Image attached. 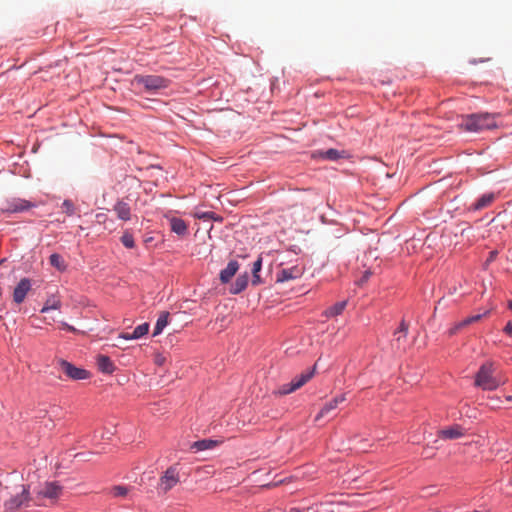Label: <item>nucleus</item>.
I'll list each match as a JSON object with an SVG mask.
<instances>
[{
  "instance_id": "nucleus-1",
  "label": "nucleus",
  "mask_w": 512,
  "mask_h": 512,
  "mask_svg": "<svg viewBox=\"0 0 512 512\" xmlns=\"http://www.w3.org/2000/svg\"><path fill=\"white\" fill-rule=\"evenodd\" d=\"M7 498L3 503V512H24L31 506L33 498L30 494V486L20 483L13 486H5Z\"/></svg>"
},
{
  "instance_id": "nucleus-2",
  "label": "nucleus",
  "mask_w": 512,
  "mask_h": 512,
  "mask_svg": "<svg viewBox=\"0 0 512 512\" xmlns=\"http://www.w3.org/2000/svg\"><path fill=\"white\" fill-rule=\"evenodd\" d=\"M497 113H474L463 117L460 128L468 132H481L497 128Z\"/></svg>"
},
{
  "instance_id": "nucleus-3",
  "label": "nucleus",
  "mask_w": 512,
  "mask_h": 512,
  "mask_svg": "<svg viewBox=\"0 0 512 512\" xmlns=\"http://www.w3.org/2000/svg\"><path fill=\"white\" fill-rule=\"evenodd\" d=\"M495 369L492 362L482 364L475 376V386L488 391L497 389L504 383L494 375Z\"/></svg>"
},
{
  "instance_id": "nucleus-4",
  "label": "nucleus",
  "mask_w": 512,
  "mask_h": 512,
  "mask_svg": "<svg viewBox=\"0 0 512 512\" xmlns=\"http://www.w3.org/2000/svg\"><path fill=\"white\" fill-rule=\"evenodd\" d=\"M170 81L159 75H135L132 85L141 92L155 93L169 86Z\"/></svg>"
},
{
  "instance_id": "nucleus-5",
  "label": "nucleus",
  "mask_w": 512,
  "mask_h": 512,
  "mask_svg": "<svg viewBox=\"0 0 512 512\" xmlns=\"http://www.w3.org/2000/svg\"><path fill=\"white\" fill-rule=\"evenodd\" d=\"M63 493V487L56 481L46 482L37 492L36 499L41 501L47 499L50 504L56 503ZM42 504L41 502L38 503Z\"/></svg>"
},
{
  "instance_id": "nucleus-6",
  "label": "nucleus",
  "mask_w": 512,
  "mask_h": 512,
  "mask_svg": "<svg viewBox=\"0 0 512 512\" xmlns=\"http://www.w3.org/2000/svg\"><path fill=\"white\" fill-rule=\"evenodd\" d=\"M314 372L315 366L312 369L304 371L300 375L296 376L290 383L283 384L279 388L278 393L280 395H287L300 389L313 377Z\"/></svg>"
},
{
  "instance_id": "nucleus-7",
  "label": "nucleus",
  "mask_w": 512,
  "mask_h": 512,
  "mask_svg": "<svg viewBox=\"0 0 512 512\" xmlns=\"http://www.w3.org/2000/svg\"><path fill=\"white\" fill-rule=\"evenodd\" d=\"M62 371L73 380H83L89 377V372L85 369L78 368L65 360L58 361Z\"/></svg>"
},
{
  "instance_id": "nucleus-8",
  "label": "nucleus",
  "mask_w": 512,
  "mask_h": 512,
  "mask_svg": "<svg viewBox=\"0 0 512 512\" xmlns=\"http://www.w3.org/2000/svg\"><path fill=\"white\" fill-rule=\"evenodd\" d=\"M179 482V474L175 467L168 468L160 478V489L166 493Z\"/></svg>"
},
{
  "instance_id": "nucleus-9",
  "label": "nucleus",
  "mask_w": 512,
  "mask_h": 512,
  "mask_svg": "<svg viewBox=\"0 0 512 512\" xmlns=\"http://www.w3.org/2000/svg\"><path fill=\"white\" fill-rule=\"evenodd\" d=\"M31 280L29 278H22L13 290V301L16 304L24 302L28 292L31 290Z\"/></svg>"
},
{
  "instance_id": "nucleus-10",
  "label": "nucleus",
  "mask_w": 512,
  "mask_h": 512,
  "mask_svg": "<svg viewBox=\"0 0 512 512\" xmlns=\"http://www.w3.org/2000/svg\"><path fill=\"white\" fill-rule=\"evenodd\" d=\"M466 434V429L461 425L454 424L438 432V436L444 440H456Z\"/></svg>"
},
{
  "instance_id": "nucleus-11",
  "label": "nucleus",
  "mask_w": 512,
  "mask_h": 512,
  "mask_svg": "<svg viewBox=\"0 0 512 512\" xmlns=\"http://www.w3.org/2000/svg\"><path fill=\"white\" fill-rule=\"evenodd\" d=\"M33 206L34 205L27 200L14 198L7 202L6 207L3 210L9 213H17L26 211Z\"/></svg>"
},
{
  "instance_id": "nucleus-12",
  "label": "nucleus",
  "mask_w": 512,
  "mask_h": 512,
  "mask_svg": "<svg viewBox=\"0 0 512 512\" xmlns=\"http://www.w3.org/2000/svg\"><path fill=\"white\" fill-rule=\"evenodd\" d=\"M240 265L236 259L230 260L223 270L220 271L219 278L221 283L226 284L231 281L239 270Z\"/></svg>"
},
{
  "instance_id": "nucleus-13",
  "label": "nucleus",
  "mask_w": 512,
  "mask_h": 512,
  "mask_svg": "<svg viewBox=\"0 0 512 512\" xmlns=\"http://www.w3.org/2000/svg\"><path fill=\"white\" fill-rule=\"evenodd\" d=\"M303 274L302 268L293 266L290 268L282 269L277 273V282H285L301 277Z\"/></svg>"
},
{
  "instance_id": "nucleus-14",
  "label": "nucleus",
  "mask_w": 512,
  "mask_h": 512,
  "mask_svg": "<svg viewBox=\"0 0 512 512\" xmlns=\"http://www.w3.org/2000/svg\"><path fill=\"white\" fill-rule=\"evenodd\" d=\"M166 218L169 221L172 232L176 233L180 237H184L188 234V224L183 219L168 216H166Z\"/></svg>"
},
{
  "instance_id": "nucleus-15",
  "label": "nucleus",
  "mask_w": 512,
  "mask_h": 512,
  "mask_svg": "<svg viewBox=\"0 0 512 512\" xmlns=\"http://www.w3.org/2000/svg\"><path fill=\"white\" fill-rule=\"evenodd\" d=\"M113 211L116 213L119 220L129 221L131 219V208L124 199L116 201L113 206Z\"/></svg>"
},
{
  "instance_id": "nucleus-16",
  "label": "nucleus",
  "mask_w": 512,
  "mask_h": 512,
  "mask_svg": "<svg viewBox=\"0 0 512 512\" xmlns=\"http://www.w3.org/2000/svg\"><path fill=\"white\" fill-rule=\"evenodd\" d=\"M346 400V397L344 394L342 395H339V396H336L335 398H333L331 401H329L328 403H326L324 405V407L320 410V412L318 413V415L316 416L315 420L318 421L320 418L326 416L327 414H329L332 410L336 409L337 406L344 402Z\"/></svg>"
},
{
  "instance_id": "nucleus-17",
  "label": "nucleus",
  "mask_w": 512,
  "mask_h": 512,
  "mask_svg": "<svg viewBox=\"0 0 512 512\" xmlns=\"http://www.w3.org/2000/svg\"><path fill=\"white\" fill-rule=\"evenodd\" d=\"M97 366L101 372L106 373V374H111L115 370L114 363L106 355H98L97 356Z\"/></svg>"
},
{
  "instance_id": "nucleus-18",
  "label": "nucleus",
  "mask_w": 512,
  "mask_h": 512,
  "mask_svg": "<svg viewBox=\"0 0 512 512\" xmlns=\"http://www.w3.org/2000/svg\"><path fill=\"white\" fill-rule=\"evenodd\" d=\"M494 199H495L494 193L483 194L475 203H473L471 205L470 209H472L474 211L482 210V209L490 206L491 203L494 201Z\"/></svg>"
},
{
  "instance_id": "nucleus-19",
  "label": "nucleus",
  "mask_w": 512,
  "mask_h": 512,
  "mask_svg": "<svg viewBox=\"0 0 512 512\" xmlns=\"http://www.w3.org/2000/svg\"><path fill=\"white\" fill-rule=\"evenodd\" d=\"M482 314H476V315H472V316H469L461 321H459L458 323H456L449 331L450 335H454L456 334L460 329L462 328H465L467 326H469L470 324L472 323H475L477 321H479L481 318H482Z\"/></svg>"
},
{
  "instance_id": "nucleus-20",
  "label": "nucleus",
  "mask_w": 512,
  "mask_h": 512,
  "mask_svg": "<svg viewBox=\"0 0 512 512\" xmlns=\"http://www.w3.org/2000/svg\"><path fill=\"white\" fill-rule=\"evenodd\" d=\"M330 505L326 503H316L312 506L305 508H297L293 507L289 510V512H334L329 508Z\"/></svg>"
},
{
  "instance_id": "nucleus-21",
  "label": "nucleus",
  "mask_w": 512,
  "mask_h": 512,
  "mask_svg": "<svg viewBox=\"0 0 512 512\" xmlns=\"http://www.w3.org/2000/svg\"><path fill=\"white\" fill-rule=\"evenodd\" d=\"M248 273L245 272L241 275H239L235 281V283L232 285L231 287V290L230 292L232 294H239L241 293L243 290H245V288L247 287L248 285Z\"/></svg>"
},
{
  "instance_id": "nucleus-22",
  "label": "nucleus",
  "mask_w": 512,
  "mask_h": 512,
  "mask_svg": "<svg viewBox=\"0 0 512 512\" xmlns=\"http://www.w3.org/2000/svg\"><path fill=\"white\" fill-rule=\"evenodd\" d=\"M61 308V300L58 296L52 295L47 298L44 303L43 308L41 309L42 313L48 312L50 310H58Z\"/></svg>"
},
{
  "instance_id": "nucleus-23",
  "label": "nucleus",
  "mask_w": 512,
  "mask_h": 512,
  "mask_svg": "<svg viewBox=\"0 0 512 512\" xmlns=\"http://www.w3.org/2000/svg\"><path fill=\"white\" fill-rule=\"evenodd\" d=\"M217 444H218V442H217V441H215V440H211V439H203V440H199V441L194 442V443L191 445V449H193V450H195V451H203V450L212 449V448H214Z\"/></svg>"
},
{
  "instance_id": "nucleus-24",
  "label": "nucleus",
  "mask_w": 512,
  "mask_h": 512,
  "mask_svg": "<svg viewBox=\"0 0 512 512\" xmlns=\"http://www.w3.org/2000/svg\"><path fill=\"white\" fill-rule=\"evenodd\" d=\"M169 313L166 311L161 312L157 319L156 325L153 330V336H157L162 333L163 329L168 324Z\"/></svg>"
},
{
  "instance_id": "nucleus-25",
  "label": "nucleus",
  "mask_w": 512,
  "mask_h": 512,
  "mask_svg": "<svg viewBox=\"0 0 512 512\" xmlns=\"http://www.w3.org/2000/svg\"><path fill=\"white\" fill-rule=\"evenodd\" d=\"M261 268H262V258L259 256L257 258V260L253 263L252 270H251L253 285H259L262 283V280L259 276V272L261 271Z\"/></svg>"
},
{
  "instance_id": "nucleus-26",
  "label": "nucleus",
  "mask_w": 512,
  "mask_h": 512,
  "mask_svg": "<svg viewBox=\"0 0 512 512\" xmlns=\"http://www.w3.org/2000/svg\"><path fill=\"white\" fill-rule=\"evenodd\" d=\"M346 304H347L346 301H341V302L335 303L333 306L329 307L325 311V313H324L325 316L334 317V316L340 315L343 312V310L345 309Z\"/></svg>"
},
{
  "instance_id": "nucleus-27",
  "label": "nucleus",
  "mask_w": 512,
  "mask_h": 512,
  "mask_svg": "<svg viewBox=\"0 0 512 512\" xmlns=\"http://www.w3.org/2000/svg\"><path fill=\"white\" fill-rule=\"evenodd\" d=\"M321 156L324 159L331 160V161H336V160H338L340 158H344L345 157V152L331 148V149H328V150L322 152Z\"/></svg>"
},
{
  "instance_id": "nucleus-28",
  "label": "nucleus",
  "mask_w": 512,
  "mask_h": 512,
  "mask_svg": "<svg viewBox=\"0 0 512 512\" xmlns=\"http://www.w3.org/2000/svg\"><path fill=\"white\" fill-rule=\"evenodd\" d=\"M193 216L200 220H214V221H219V222H221L223 220V218L221 216H218L214 212H211V211H207V212L196 211L193 214Z\"/></svg>"
},
{
  "instance_id": "nucleus-29",
  "label": "nucleus",
  "mask_w": 512,
  "mask_h": 512,
  "mask_svg": "<svg viewBox=\"0 0 512 512\" xmlns=\"http://www.w3.org/2000/svg\"><path fill=\"white\" fill-rule=\"evenodd\" d=\"M50 264L58 269L59 271H64L66 269V264L61 255L54 253L49 257Z\"/></svg>"
},
{
  "instance_id": "nucleus-30",
  "label": "nucleus",
  "mask_w": 512,
  "mask_h": 512,
  "mask_svg": "<svg viewBox=\"0 0 512 512\" xmlns=\"http://www.w3.org/2000/svg\"><path fill=\"white\" fill-rule=\"evenodd\" d=\"M128 492H129L128 487L121 486V485L114 486L110 489V494L116 498H123V497L127 496Z\"/></svg>"
},
{
  "instance_id": "nucleus-31",
  "label": "nucleus",
  "mask_w": 512,
  "mask_h": 512,
  "mask_svg": "<svg viewBox=\"0 0 512 512\" xmlns=\"http://www.w3.org/2000/svg\"><path fill=\"white\" fill-rule=\"evenodd\" d=\"M149 331V324L143 323L141 325H138L134 331L132 332V337H135L136 339H139L143 336H145Z\"/></svg>"
},
{
  "instance_id": "nucleus-32",
  "label": "nucleus",
  "mask_w": 512,
  "mask_h": 512,
  "mask_svg": "<svg viewBox=\"0 0 512 512\" xmlns=\"http://www.w3.org/2000/svg\"><path fill=\"white\" fill-rule=\"evenodd\" d=\"M121 242L126 248L129 249H132L135 246L133 235L129 231H125L123 233L121 236Z\"/></svg>"
},
{
  "instance_id": "nucleus-33",
  "label": "nucleus",
  "mask_w": 512,
  "mask_h": 512,
  "mask_svg": "<svg viewBox=\"0 0 512 512\" xmlns=\"http://www.w3.org/2000/svg\"><path fill=\"white\" fill-rule=\"evenodd\" d=\"M61 208L68 216H72L76 211L74 203L69 199L63 201Z\"/></svg>"
},
{
  "instance_id": "nucleus-34",
  "label": "nucleus",
  "mask_w": 512,
  "mask_h": 512,
  "mask_svg": "<svg viewBox=\"0 0 512 512\" xmlns=\"http://www.w3.org/2000/svg\"><path fill=\"white\" fill-rule=\"evenodd\" d=\"M407 331H408V325L404 321H402L400 324L399 330L396 332V334L403 333L405 336Z\"/></svg>"
},
{
  "instance_id": "nucleus-35",
  "label": "nucleus",
  "mask_w": 512,
  "mask_h": 512,
  "mask_svg": "<svg viewBox=\"0 0 512 512\" xmlns=\"http://www.w3.org/2000/svg\"><path fill=\"white\" fill-rule=\"evenodd\" d=\"M96 218H97L98 222L101 223V222H104L107 219V215L104 214V213H98L96 215Z\"/></svg>"
},
{
  "instance_id": "nucleus-36",
  "label": "nucleus",
  "mask_w": 512,
  "mask_h": 512,
  "mask_svg": "<svg viewBox=\"0 0 512 512\" xmlns=\"http://www.w3.org/2000/svg\"><path fill=\"white\" fill-rule=\"evenodd\" d=\"M120 338H123L125 340L136 339L135 337H132V333H122L120 334Z\"/></svg>"
},
{
  "instance_id": "nucleus-37",
  "label": "nucleus",
  "mask_w": 512,
  "mask_h": 512,
  "mask_svg": "<svg viewBox=\"0 0 512 512\" xmlns=\"http://www.w3.org/2000/svg\"><path fill=\"white\" fill-rule=\"evenodd\" d=\"M505 333L512 335V323L508 322L504 328Z\"/></svg>"
},
{
  "instance_id": "nucleus-38",
  "label": "nucleus",
  "mask_w": 512,
  "mask_h": 512,
  "mask_svg": "<svg viewBox=\"0 0 512 512\" xmlns=\"http://www.w3.org/2000/svg\"><path fill=\"white\" fill-rule=\"evenodd\" d=\"M62 327L64 329L68 330V331H71V332H75L76 331V329L73 326H71V325H69V324H67L65 322L62 323Z\"/></svg>"
},
{
  "instance_id": "nucleus-39",
  "label": "nucleus",
  "mask_w": 512,
  "mask_h": 512,
  "mask_svg": "<svg viewBox=\"0 0 512 512\" xmlns=\"http://www.w3.org/2000/svg\"><path fill=\"white\" fill-rule=\"evenodd\" d=\"M125 180L129 181L130 182L129 184L131 186H133V184H136L137 186H139L138 181L135 178H133V177H126Z\"/></svg>"
},
{
  "instance_id": "nucleus-40",
  "label": "nucleus",
  "mask_w": 512,
  "mask_h": 512,
  "mask_svg": "<svg viewBox=\"0 0 512 512\" xmlns=\"http://www.w3.org/2000/svg\"><path fill=\"white\" fill-rule=\"evenodd\" d=\"M496 256V252H491L490 254V259L489 260H492L494 259V257Z\"/></svg>"
},
{
  "instance_id": "nucleus-41",
  "label": "nucleus",
  "mask_w": 512,
  "mask_h": 512,
  "mask_svg": "<svg viewBox=\"0 0 512 512\" xmlns=\"http://www.w3.org/2000/svg\"><path fill=\"white\" fill-rule=\"evenodd\" d=\"M508 307H509V309H510V310H512V300H510V301L508 302Z\"/></svg>"
},
{
  "instance_id": "nucleus-42",
  "label": "nucleus",
  "mask_w": 512,
  "mask_h": 512,
  "mask_svg": "<svg viewBox=\"0 0 512 512\" xmlns=\"http://www.w3.org/2000/svg\"><path fill=\"white\" fill-rule=\"evenodd\" d=\"M507 400H508V401H511V400H512V397H511V396H508V397H507Z\"/></svg>"
},
{
  "instance_id": "nucleus-43",
  "label": "nucleus",
  "mask_w": 512,
  "mask_h": 512,
  "mask_svg": "<svg viewBox=\"0 0 512 512\" xmlns=\"http://www.w3.org/2000/svg\"><path fill=\"white\" fill-rule=\"evenodd\" d=\"M473 512H481V511L475 510V511H473Z\"/></svg>"
}]
</instances>
